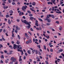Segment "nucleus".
Returning a JSON list of instances; mask_svg holds the SVG:
<instances>
[{"instance_id": "obj_55", "label": "nucleus", "mask_w": 64, "mask_h": 64, "mask_svg": "<svg viewBox=\"0 0 64 64\" xmlns=\"http://www.w3.org/2000/svg\"><path fill=\"white\" fill-rule=\"evenodd\" d=\"M55 63H56V64H58V63H57V60H56Z\"/></svg>"}, {"instance_id": "obj_22", "label": "nucleus", "mask_w": 64, "mask_h": 64, "mask_svg": "<svg viewBox=\"0 0 64 64\" xmlns=\"http://www.w3.org/2000/svg\"><path fill=\"white\" fill-rule=\"evenodd\" d=\"M9 12V13H13V12L12 10H10V11Z\"/></svg>"}, {"instance_id": "obj_6", "label": "nucleus", "mask_w": 64, "mask_h": 64, "mask_svg": "<svg viewBox=\"0 0 64 64\" xmlns=\"http://www.w3.org/2000/svg\"><path fill=\"white\" fill-rule=\"evenodd\" d=\"M46 20H47L48 22H51V20L50 19H49L48 18H46Z\"/></svg>"}, {"instance_id": "obj_33", "label": "nucleus", "mask_w": 64, "mask_h": 64, "mask_svg": "<svg viewBox=\"0 0 64 64\" xmlns=\"http://www.w3.org/2000/svg\"><path fill=\"white\" fill-rule=\"evenodd\" d=\"M45 24H42V25L41 26L42 28H44V27H43V26H45Z\"/></svg>"}, {"instance_id": "obj_40", "label": "nucleus", "mask_w": 64, "mask_h": 64, "mask_svg": "<svg viewBox=\"0 0 64 64\" xmlns=\"http://www.w3.org/2000/svg\"><path fill=\"white\" fill-rule=\"evenodd\" d=\"M36 4L35 2H33L32 4V5H35Z\"/></svg>"}, {"instance_id": "obj_2", "label": "nucleus", "mask_w": 64, "mask_h": 64, "mask_svg": "<svg viewBox=\"0 0 64 64\" xmlns=\"http://www.w3.org/2000/svg\"><path fill=\"white\" fill-rule=\"evenodd\" d=\"M21 21L22 23H24L26 24L28 22L26 20H24V21L22 20H21Z\"/></svg>"}, {"instance_id": "obj_14", "label": "nucleus", "mask_w": 64, "mask_h": 64, "mask_svg": "<svg viewBox=\"0 0 64 64\" xmlns=\"http://www.w3.org/2000/svg\"><path fill=\"white\" fill-rule=\"evenodd\" d=\"M33 19H34V18L33 17H30V19L31 20H33Z\"/></svg>"}, {"instance_id": "obj_34", "label": "nucleus", "mask_w": 64, "mask_h": 64, "mask_svg": "<svg viewBox=\"0 0 64 64\" xmlns=\"http://www.w3.org/2000/svg\"><path fill=\"white\" fill-rule=\"evenodd\" d=\"M37 47H38V48L39 49H40V48H41V47H40V45H37Z\"/></svg>"}, {"instance_id": "obj_47", "label": "nucleus", "mask_w": 64, "mask_h": 64, "mask_svg": "<svg viewBox=\"0 0 64 64\" xmlns=\"http://www.w3.org/2000/svg\"><path fill=\"white\" fill-rule=\"evenodd\" d=\"M30 30L31 31H34V30H33V28H30Z\"/></svg>"}, {"instance_id": "obj_56", "label": "nucleus", "mask_w": 64, "mask_h": 64, "mask_svg": "<svg viewBox=\"0 0 64 64\" xmlns=\"http://www.w3.org/2000/svg\"><path fill=\"white\" fill-rule=\"evenodd\" d=\"M22 58H20V59L19 60V61H22Z\"/></svg>"}, {"instance_id": "obj_44", "label": "nucleus", "mask_w": 64, "mask_h": 64, "mask_svg": "<svg viewBox=\"0 0 64 64\" xmlns=\"http://www.w3.org/2000/svg\"><path fill=\"white\" fill-rule=\"evenodd\" d=\"M18 38L19 39H20V36H19V35H18Z\"/></svg>"}, {"instance_id": "obj_5", "label": "nucleus", "mask_w": 64, "mask_h": 64, "mask_svg": "<svg viewBox=\"0 0 64 64\" xmlns=\"http://www.w3.org/2000/svg\"><path fill=\"white\" fill-rule=\"evenodd\" d=\"M14 47H13V48L14 49H16V47H17V46L16 45V44H14Z\"/></svg>"}, {"instance_id": "obj_41", "label": "nucleus", "mask_w": 64, "mask_h": 64, "mask_svg": "<svg viewBox=\"0 0 64 64\" xmlns=\"http://www.w3.org/2000/svg\"><path fill=\"white\" fill-rule=\"evenodd\" d=\"M60 5H61V4H62L63 3V2L62 1H60Z\"/></svg>"}, {"instance_id": "obj_35", "label": "nucleus", "mask_w": 64, "mask_h": 64, "mask_svg": "<svg viewBox=\"0 0 64 64\" xmlns=\"http://www.w3.org/2000/svg\"><path fill=\"white\" fill-rule=\"evenodd\" d=\"M15 2H12V5H15Z\"/></svg>"}, {"instance_id": "obj_30", "label": "nucleus", "mask_w": 64, "mask_h": 64, "mask_svg": "<svg viewBox=\"0 0 64 64\" xmlns=\"http://www.w3.org/2000/svg\"><path fill=\"white\" fill-rule=\"evenodd\" d=\"M44 48L45 50H46V46L45 45L44 46Z\"/></svg>"}, {"instance_id": "obj_19", "label": "nucleus", "mask_w": 64, "mask_h": 64, "mask_svg": "<svg viewBox=\"0 0 64 64\" xmlns=\"http://www.w3.org/2000/svg\"><path fill=\"white\" fill-rule=\"evenodd\" d=\"M17 42H16V44H17L18 45H19V44L20 43V42H19V41H18L17 40Z\"/></svg>"}, {"instance_id": "obj_23", "label": "nucleus", "mask_w": 64, "mask_h": 64, "mask_svg": "<svg viewBox=\"0 0 64 64\" xmlns=\"http://www.w3.org/2000/svg\"><path fill=\"white\" fill-rule=\"evenodd\" d=\"M56 13H58V14H61L62 13V12H56Z\"/></svg>"}, {"instance_id": "obj_8", "label": "nucleus", "mask_w": 64, "mask_h": 64, "mask_svg": "<svg viewBox=\"0 0 64 64\" xmlns=\"http://www.w3.org/2000/svg\"><path fill=\"white\" fill-rule=\"evenodd\" d=\"M16 30H20V28L18 27V26H17L16 27Z\"/></svg>"}, {"instance_id": "obj_50", "label": "nucleus", "mask_w": 64, "mask_h": 64, "mask_svg": "<svg viewBox=\"0 0 64 64\" xmlns=\"http://www.w3.org/2000/svg\"><path fill=\"white\" fill-rule=\"evenodd\" d=\"M56 23H57V24H59V22L58 21H56Z\"/></svg>"}, {"instance_id": "obj_48", "label": "nucleus", "mask_w": 64, "mask_h": 64, "mask_svg": "<svg viewBox=\"0 0 64 64\" xmlns=\"http://www.w3.org/2000/svg\"><path fill=\"white\" fill-rule=\"evenodd\" d=\"M4 21L6 22H7V19L5 18L4 19Z\"/></svg>"}, {"instance_id": "obj_58", "label": "nucleus", "mask_w": 64, "mask_h": 64, "mask_svg": "<svg viewBox=\"0 0 64 64\" xmlns=\"http://www.w3.org/2000/svg\"><path fill=\"white\" fill-rule=\"evenodd\" d=\"M50 52H53V49L51 48L50 50Z\"/></svg>"}, {"instance_id": "obj_4", "label": "nucleus", "mask_w": 64, "mask_h": 64, "mask_svg": "<svg viewBox=\"0 0 64 64\" xmlns=\"http://www.w3.org/2000/svg\"><path fill=\"white\" fill-rule=\"evenodd\" d=\"M24 15V13L23 12H20V13L19 14V15L20 16H21L22 15Z\"/></svg>"}, {"instance_id": "obj_27", "label": "nucleus", "mask_w": 64, "mask_h": 64, "mask_svg": "<svg viewBox=\"0 0 64 64\" xmlns=\"http://www.w3.org/2000/svg\"><path fill=\"white\" fill-rule=\"evenodd\" d=\"M55 1H56V0H52L51 1L53 3H54V2H55Z\"/></svg>"}, {"instance_id": "obj_15", "label": "nucleus", "mask_w": 64, "mask_h": 64, "mask_svg": "<svg viewBox=\"0 0 64 64\" xmlns=\"http://www.w3.org/2000/svg\"><path fill=\"white\" fill-rule=\"evenodd\" d=\"M27 52L28 54H31V52H30V50H28L27 51Z\"/></svg>"}, {"instance_id": "obj_3", "label": "nucleus", "mask_w": 64, "mask_h": 64, "mask_svg": "<svg viewBox=\"0 0 64 64\" xmlns=\"http://www.w3.org/2000/svg\"><path fill=\"white\" fill-rule=\"evenodd\" d=\"M25 36L26 37L27 39H29V36H28L27 34L26 33L25 34Z\"/></svg>"}, {"instance_id": "obj_32", "label": "nucleus", "mask_w": 64, "mask_h": 64, "mask_svg": "<svg viewBox=\"0 0 64 64\" xmlns=\"http://www.w3.org/2000/svg\"><path fill=\"white\" fill-rule=\"evenodd\" d=\"M20 52L22 53V54H21L22 55L23 54H24V53H23V50H20Z\"/></svg>"}, {"instance_id": "obj_52", "label": "nucleus", "mask_w": 64, "mask_h": 64, "mask_svg": "<svg viewBox=\"0 0 64 64\" xmlns=\"http://www.w3.org/2000/svg\"><path fill=\"white\" fill-rule=\"evenodd\" d=\"M8 2L9 3H11V2L10 0H8Z\"/></svg>"}, {"instance_id": "obj_57", "label": "nucleus", "mask_w": 64, "mask_h": 64, "mask_svg": "<svg viewBox=\"0 0 64 64\" xmlns=\"http://www.w3.org/2000/svg\"><path fill=\"white\" fill-rule=\"evenodd\" d=\"M2 39L3 40V41H5V38H4L2 37Z\"/></svg>"}, {"instance_id": "obj_29", "label": "nucleus", "mask_w": 64, "mask_h": 64, "mask_svg": "<svg viewBox=\"0 0 64 64\" xmlns=\"http://www.w3.org/2000/svg\"><path fill=\"white\" fill-rule=\"evenodd\" d=\"M16 59L15 58L14 59V60H12V62H15L16 61Z\"/></svg>"}, {"instance_id": "obj_62", "label": "nucleus", "mask_w": 64, "mask_h": 64, "mask_svg": "<svg viewBox=\"0 0 64 64\" xmlns=\"http://www.w3.org/2000/svg\"><path fill=\"white\" fill-rule=\"evenodd\" d=\"M46 18H49V17L48 16V15L46 17Z\"/></svg>"}, {"instance_id": "obj_36", "label": "nucleus", "mask_w": 64, "mask_h": 64, "mask_svg": "<svg viewBox=\"0 0 64 64\" xmlns=\"http://www.w3.org/2000/svg\"><path fill=\"white\" fill-rule=\"evenodd\" d=\"M1 58H2L3 59H4V56H3V55L2 54L1 55Z\"/></svg>"}, {"instance_id": "obj_25", "label": "nucleus", "mask_w": 64, "mask_h": 64, "mask_svg": "<svg viewBox=\"0 0 64 64\" xmlns=\"http://www.w3.org/2000/svg\"><path fill=\"white\" fill-rule=\"evenodd\" d=\"M38 50H36V54H38Z\"/></svg>"}, {"instance_id": "obj_45", "label": "nucleus", "mask_w": 64, "mask_h": 64, "mask_svg": "<svg viewBox=\"0 0 64 64\" xmlns=\"http://www.w3.org/2000/svg\"><path fill=\"white\" fill-rule=\"evenodd\" d=\"M46 25H48L49 26L50 25V23H46Z\"/></svg>"}, {"instance_id": "obj_42", "label": "nucleus", "mask_w": 64, "mask_h": 64, "mask_svg": "<svg viewBox=\"0 0 64 64\" xmlns=\"http://www.w3.org/2000/svg\"><path fill=\"white\" fill-rule=\"evenodd\" d=\"M15 32L16 33H17V32H18V30H15Z\"/></svg>"}, {"instance_id": "obj_60", "label": "nucleus", "mask_w": 64, "mask_h": 64, "mask_svg": "<svg viewBox=\"0 0 64 64\" xmlns=\"http://www.w3.org/2000/svg\"><path fill=\"white\" fill-rule=\"evenodd\" d=\"M17 50H18V51H20V52H21V50H21L19 49H18Z\"/></svg>"}, {"instance_id": "obj_28", "label": "nucleus", "mask_w": 64, "mask_h": 64, "mask_svg": "<svg viewBox=\"0 0 64 64\" xmlns=\"http://www.w3.org/2000/svg\"><path fill=\"white\" fill-rule=\"evenodd\" d=\"M38 20L40 21H41V22H43V20L41 18H38Z\"/></svg>"}, {"instance_id": "obj_11", "label": "nucleus", "mask_w": 64, "mask_h": 64, "mask_svg": "<svg viewBox=\"0 0 64 64\" xmlns=\"http://www.w3.org/2000/svg\"><path fill=\"white\" fill-rule=\"evenodd\" d=\"M27 8V6L26 5H25V6H23L22 7V8Z\"/></svg>"}, {"instance_id": "obj_37", "label": "nucleus", "mask_w": 64, "mask_h": 64, "mask_svg": "<svg viewBox=\"0 0 64 64\" xmlns=\"http://www.w3.org/2000/svg\"><path fill=\"white\" fill-rule=\"evenodd\" d=\"M63 50L62 49H61L59 50V51L60 52H62Z\"/></svg>"}, {"instance_id": "obj_38", "label": "nucleus", "mask_w": 64, "mask_h": 64, "mask_svg": "<svg viewBox=\"0 0 64 64\" xmlns=\"http://www.w3.org/2000/svg\"><path fill=\"white\" fill-rule=\"evenodd\" d=\"M46 37L47 38V39H49L50 38V37L49 36H46Z\"/></svg>"}, {"instance_id": "obj_26", "label": "nucleus", "mask_w": 64, "mask_h": 64, "mask_svg": "<svg viewBox=\"0 0 64 64\" xmlns=\"http://www.w3.org/2000/svg\"><path fill=\"white\" fill-rule=\"evenodd\" d=\"M29 43V42L28 40L26 42V44H28Z\"/></svg>"}, {"instance_id": "obj_12", "label": "nucleus", "mask_w": 64, "mask_h": 64, "mask_svg": "<svg viewBox=\"0 0 64 64\" xmlns=\"http://www.w3.org/2000/svg\"><path fill=\"white\" fill-rule=\"evenodd\" d=\"M57 10V9L56 8H55V9L54 8H52V11H56Z\"/></svg>"}, {"instance_id": "obj_7", "label": "nucleus", "mask_w": 64, "mask_h": 64, "mask_svg": "<svg viewBox=\"0 0 64 64\" xmlns=\"http://www.w3.org/2000/svg\"><path fill=\"white\" fill-rule=\"evenodd\" d=\"M14 31H12V37H14Z\"/></svg>"}, {"instance_id": "obj_31", "label": "nucleus", "mask_w": 64, "mask_h": 64, "mask_svg": "<svg viewBox=\"0 0 64 64\" xmlns=\"http://www.w3.org/2000/svg\"><path fill=\"white\" fill-rule=\"evenodd\" d=\"M35 25L36 26H39V25H38V24L37 23H36Z\"/></svg>"}, {"instance_id": "obj_59", "label": "nucleus", "mask_w": 64, "mask_h": 64, "mask_svg": "<svg viewBox=\"0 0 64 64\" xmlns=\"http://www.w3.org/2000/svg\"><path fill=\"white\" fill-rule=\"evenodd\" d=\"M0 63H3V62L2 61V60H1Z\"/></svg>"}, {"instance_id": "obj_61", "label": "nucleus", "mask_w": 64, "mask_h": 64, "mask_svg": "<svg viewBox=\"0 0 64 64\" xmlns=\"http://www.w3.org/2000/svg\"><path fill=\"white\" fill-rule=\"evenodd\" d=\"M51 44H52V43L51 42H50L48 44L49 46H50Z\"/></svg>"}, {"instance_id": "obj_9", "label": "nucleus", "mask_w": 64, "mask_h": 64, "mask_svg": "<svg viewBox=\"0 0 64 64\" xmlns=\"http://www.w3.org/2000/svg\"><path fill=\"white\" fill-rule=\"evenodd\" d=\"M8 22L9 24H11V21H10V20H8Z\"/></svg>"}, {"instance_id": "obj_63", "label": "nucleus", "mask_w": 64, "mask_h": 64, "mask_svg": "<svg viewBox=\"0 0 64 64\" xmlns=\"http://www.w3.org/2000/svg\"><path fill=\"white\" fill-rule=\"evenodd\" d=\"M22 18H23L24 19H26V18H25V16H22Z\"/></svg>"}, {"instance_id": "obj_39", "label": "nucleus", "mask_w": 64, "mask_h": 64, "mask_svg": "<svg viewBox=\"0 0 64 64\" xmlns=\"http://www.w3.org/2000/svg\"><path fill=\"white\" fill-rule=\"evenodd\" d=\"M17 46L18 48L19 49H20V45H18Z\"/></svg>"}, {"instance_id": "obj_16", "label": "nucleus", "mask_w": 64, "mask_h": 64, "mask_svg": "<svg viewBox=\"0 0 64 64\" xmlns=\"http://www.w3.org/2000/svg\"><path fill=\"white\" fill-rule=\"evenodd\" d=\"M9 16H9V15L7 14L6 16V17L7 18H8V17H9Z\"/></svg>"}, {"instance_id": "obj_20", "label": "nucleus", "mask_w": 64, "mask_h": 64, "mask_svg": "<svg viewBox=\"0 0 64 64\" xmlns=\"http://www.w3.org/2000/svg\"><path fill=\"white\" fill-rule=\"evenodd\" d=\"M9 47L10 49H13V47H12V46H9Z\"/></svg>"}, {"instance_id": "obj_49", "label": "nucleus", "mask_w": 64, "mask_h": 64, "mask_svg": "<svg viewBox=\"0 0 64 64\" xmlns=\"http://www.w3.org/2000/svg\"><path fill=\"white\" fill-rule=\"evenodd\" d=\"M29 16H33V15L32 14H29Z\"/></svg>"}, {"instance_id": "obj_1", "label": "nucleus", "mask_w": 64, "mask_h": 64, "mask_svg": "<svg viewBox=\"0 0 64 64\" xmlns=\"http://www.w3.org/2000/svg\"><path fill=\"white\" fill-rule=\"evenodd\" d=\"M26 25H28V26H26V27L28 29H29V28H30V27L31 26V25L30 24H29V23H28V22L26 24Z\"/></svg>"}, {"instance_id": "obj_64", "label": "nucleus", "mask_w": 64, "mask_h": 64, "mask_svg": "<svg viewBox=\"0 0 64 64\" xmlns=\"http://www.w3.org/2000/svg\"><path fill=\"white\" fill-rule=\"evenodd\" d=\"M48 4H51V2H48Z\"/></svg>"}, {"instance_id": "obj_46", "label": "nucleus", "mask_w": 64, "mask_h": 64, "mask_svg": "<svg viewBox=\"0 0 64 64\" xmlns=\"http://www.w3.org/2000/svg\"><path fill=\"white\" fill-rule=\"evenodd\" d=\"M27 12L28 13H29V14H30V13H31V12L29 10Z\"/></svg>"}, {"instance_id": "obj_53", "label": "nucleus", "mask_w": 64, "mask_h": 64, "mask_svg": "<svg viewBox=\"0 0 64 64\" xmlns=\"http://www.w3.org/2000/svg\"><path fill=\"white\" fill-rule=\"evenodd\" d=\"M45 62L46 64H49L48 62L46 61H45Z\"/></svg>"}, {"instance_id": "obj_21", "label": "nucleus", "mask_w": 64, "mask_h": 64, "mask_svg": "<svg viewBox=\"0 0 64 64\" xmlns=\"http://www.w3.org/2000/svg\"><path fill=\"white\" fill-rule=\"evenodd\" d=\"M25 9H26V8H22V10H23L24 12H25L26 11Z\"/></svg>"}, {"instance_id": "obj_51", "label": "nucleus", "mask_w": 64, "mask_h": 64, "mask_svg": "<svg viewBox=\"0 0 64 64\" xmlns=\"http://www.w3.org/2000/svg\"><path fill=\"white\" fill-rule=\"evenodd\" d=\"M38 54H39V55H41V54L39 52H38Z\"/></svg>"}, {"instance_id": "obj_10", "label": "nucleus", "mask_w": 64, "mask_h": 64, "mask_svg": "<svg viewBox=\"0 0 64 64\" xmlns=\"http://www.w3.org/2000/svg\"><path fill=\"white\" fill-rule=\"evenodd\" d=\"M59 29L60 31L62 30V26H60V27L59 28Z\"/></svg>"}, {"instance_id": "obj_24", "label": "nucleus", "mask_w": 64, "mask_h": 64, "mask_svg": "<svg viewBox=\"0 0 64 64\" xmlns=\"http://www.w3.org/2000/svg\"><path fill=\"white\" fill-rule=\"evenodd\" d=\"M14 59V57H12L10 58V60H13V59Z\"/></svg>"}, {"instance_id": "obj_54", "label": "nucleus", "mask_w": 64, "mask_h": 64, "mask_svg": "<svg viewBox=\"0 0 64 64\" xmlns=\"http://www.w3.org/2000/svg\"><path fill=\"white\" fill-rule=\"evenodd\" d=\"M36 30H40V29L38 28H36Z\"/></svg>"}, {"instance_id": "obj_18", "label": "nucleus", "mask_w": 64, "mask_h": 64, "mask_svg": "<svg viewBox=\"0 0 64 64\" xmlns=\"http://www.w3.org/2000/svg\"><path fill=\"white\" fill-rule=\"evenodd\" d=\"M28 41L30 43H32V40H31V39H30Z\"/></svg>"}, {"instance_id": "obj_43", "label": "nucleus", "mask_w": 64, "mask_h": 64, "mask_svg": "<svg viewBox=\"0 0 64 64\" xmlns=\"http://www.w3.org/2000/svg\"><path fill=\"white\" fill-rule=\"evenodd\" d=\"M0 17H4V16L2 14H0Z\"/></svg>"}, {"instance_id": "obj_17", "label": "nucleus", "mask_w": 64, "mask_h": 64, "mask_svg": "<svg viewBox=\"0 0 64 64\" xmlns=\"http://www.w3.org/2000/svg\"><path fill=\"white\" fill-rule=\"evenodd\" d=\"M30 10H31L32 11H33L34 12H35V11L32 9V8H30Z\"/></svg>"}, {"instance_id": "obj_13", "label": "nucleus", "mask_w": 64, "mask_h": 64, "mask_svg": "<svg viewBox=\"0 0 64 64\" xmlns=\"http://www.w3.org/2000/svg\"><path fill=\"white\" fill-rule=\"evenodd\" d=\"M51 17L52 18H53V19H54V18H55V17H54V15L53 14L51 15Z\"/></svg>"}]
</instances>
